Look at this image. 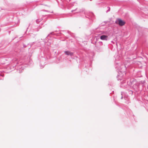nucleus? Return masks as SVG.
Here are the masks:
<instances>
[{
  "instance_id": "nucleus-14",
  "label": "nucleus",
  "mask_w": 148,
  "mask_h": 148,
  "mask_svg": "<svg viewBox=\"0 0 148 148\" xmlns=\"http://www.w3.org/2000/svg\"><path fill=\"white\" fill-rule=\"evenodd\" d=\"M123 96H122V97H121V99H123Z\"/></svg>"
},
{
  "instance_id": "nucleus-5",
  "label": "nucleus",
  "mask_w": 148,
  "mask_h": 148,
  "mask_svg": "<svg viewBox=\"0 0 148 148\" xmlns=\"http://www.w3.org/2000/svg\"><path fill=\"white\" fill-rule=\"evenodd\" d=\"M100 38L102 40L107 41L108 40V36L106 35H103L100 36Z\"/></svg>"
},
{
  "instance_id": "nucleus-15",
  "label": "nucleus",
  "mask_w": 148,
  "mask_h": 148,
  "mask_svg": "<svg viewBox=\"0 0 148 148\" xmlns=\"http://www.w3.org/2000/svg\"><path fill=\"white\" fill-rule=\"evenodd\" d=\"M42 59L45 60V59L44 58H42Z\"/></svg>"
},
{
  "instance_id": "nucleus-3",
  "label": "nucleus",
  "mask_w": 148,
  "mask_h": 148,
  "mask_svg": "<svg viewBox=\"0 0 148 148\" xmlns=\"http://www.w3.org/2000/svg\"><path fill=\"white\" fill-rule=\"evenodd\" d=\"M18 63V62L16 58H15L11 62L12 66L14 68L16 64Z\"/></svg>"
},
{
  "instance_id": "nucleus-1",
  "label": "nucleus",
  "mask_w": 148,
  "mask_h": 148,
  "mask_svg": "<svg viewBox=\"0 0 148 148\" xmlns=\"http://www.w3.org/2000/svg\"><path fill=\"white\" fill-rule=\"evenodd\" d=\"M127 83L129 86L132 87L134 89H137L138 88V84L136 82V80L134 79H131L129 82L127 81ZM126 84V82H121V86L127 87L125 86V84Z\"/></svg>"
},
{
  "instance_id": "nucleus-6",
  "label": "nucleus",
  "mask_w": 148,
  "mask_h": 148,
  "mask_svg": "<svg viewBox=\"0 0 148 148\" xmlns=\"http://www.w3.org/2000/svg\"><path fill=\"white\" fill-rule=\"evenodd\" d=\"M64 53L65 54L67 55H70L72 56L73 55V53L69 51H65Z\"/></svg>"
},
{
  "instance_id": "nucleus-17",
  "label": "nucleus",
  "mask_w": 148,
  "mask_h": 148,
  "mask_svg": "<svg viewBox=\"0 0 148 148\" xmlns=\"http://www.w3.org/2000/svg\"><path fill=\"white\" fill-rule=\"evenodd\" d=\"M116 59V60H117V59Z\"/></svg>"
},
{
  "instance_id": "nucleus-8",
  "label": "nucleus",
  "mask_w": 148,
  "mask_h": 148,
  "mask_svg": "<svg viewBox=\"0 0 148 148\" xmlns=\"http://www.w3.org/2000/svg\"><path fill=\"white\" fill-rule=\"evenodd\" d=\"M43 11H45V12H50V11H47V10H43ZM50 13H53V12H50Z\"/></svg>"
},
{
  "instance_id": "nucleus-4",
  "label": "nucleus",
  "mask_w": 148,
  "mask_h": 148,
  "mask_svg": "<svg viewBox=\"0 0 148 148\" xmlns=\"http://www.w3.org/2000/svg\"><path fill=\"white\" fill-rule=\"evenodd\" d=\"M116 23L119 24V25L123 26L125 24V22L123 21L120 19H118V20L116 21Z\"/></svg>"
},
{
  "instance_id": "nucleus-12",
  "label": "nucleus",
  "mask_w": 148,
  "mask_h": 148,
  "mask_svg": "<svg viewBox=\"0 0 148 148\" xmlns=\"http://www.w3.org/2000/svg\"><path fill=\"white\" fill-rule=\"evenodd\" d=\"M108 9L107 10V12L109 11H110V8L109 7H108Z\"/></svg>"
},
{
  "instance_id": "nucleus-11",
  "label": "nucleus",
  "mask_w": 148,
  "mask_h": 148,
  "mask_svg": "<svg viewBox=\"0 0 148 148\" xmlns=\"http://www.w3.org/2000/svg\"><path fill=\"white\" fill-rule=\"evenodd\" d=\"M77 8H76L75 10H73L71 11L72 12H73L74 11H75L76 10H77Z\"/></svg>"
},
{
  "instance_id": "nucleus-7",
  "label": "nucleus",
  "mask_w": 148,
  "mask_h": 148,
  "mask_svg": "<svg viewBox=\"0 0 148 148\" xmlns=\"http://www.w3.org/2000/svg\"><path fill=\"white\" fill-rule=\"evenodd\" d=\"M41 19H37L36 20V22L37 23H38L39 22L41 21Z\"/></svg>"
},
{
  "instance_id": "nucleus-9",
  "label": "nucleus",
  "mask_w": 148,
  "mask_h": 148,
  "mask_svg": "<svg viewBox=\"0 0 148 148\" xmlns=\"http://www.w3.org/2000/svg\"><path fill=\"white\" fill-rule=\"evenodd\" d=\"M99 45H103V43L102 42H99Z\"/></svg>"
},
{
  "instance_id": "nucleus-13",
  "label": "nucleus",
  "mask_w": 148,
  "mask_h": 148,
  "mask_svg": "<svg viewBox=\"0 0 148 148\" xmlns=\"http://www.w3.org/2000/svg\"><path fill=\"white\" fill-rule=\"evenodd\" d=\"M44 64H43V65L42 66H41V68H42V67L43 68V67H44Z\"/></svg>"
},
{
  "instance_id": "nucleus-18",
  "label": "nucleus",
  "mask_w": 148,
  "mask_h": 148,
  "mask_svg": "<svg viewBox=\"0 0 148 148\" xmlns=\"http://www.w3.org/2000/svg\"><path fill=\"white\" fill-rule=\"evenodd\" d=\"M90 1H91L92 0H90Z\"/></svg>"
},
{
  "instance_id": "nucleus-16",
  "label": "nucleus",
  "mask_w": 148,
  "mask_h": 148,
  "mask_svg": "<svg viewBox=\"0 0 148 148\" xmlns=\"http://www.w3.org/2000/svg\"><path fill=\"white\" fill-rule=\"evenodd\" d=\"M119 79H121V78H120V79L119 78Z\"/></svg>"
},
{
  "instance_id": "nucleus-10",
  "label": "nucleus",
  "mask_w": 148,
  "mask_h": 148,
  "mask_svg": "<svg viewBox=\"0 0 148 148\" xmlns=\"http://www.w3.org/2000/svg\"><path fill=\"white\" fill-rule=\"evenodd\" d=\"M102 34H105V35H107V34L106 32H103L102 33Z\"/></svg>"
},
{
  "instance_id": "nucleus-2",
  "label": "nucleus",
  "mask_w": 148,
  "mask_h": 148,
  "mask_svg": "<svg viewBox=\"0 0 148 148\" xmlns=\"http://www.w3.org/2000/svg\"><path fill=\"white\" fill-rule=\"evenodd\" d=\"M115 63L116 65H118V66H116V68L117 69L119 74L118 75L117 77V78H118V77H121L123 76L122 74L123 73L126 74V73H125V68L124 67V66L123 65L121 66L122 68L120 67H119V66H120V64H119V63L115 62Z\"/></svg>"
}]
</instances>
